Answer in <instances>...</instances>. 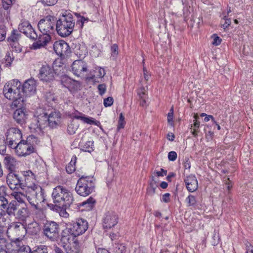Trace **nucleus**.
I'll return each instance as SVG.
<instances>
[{
    "label": "nucleus",
    "instance_id": "cd10ccee",
    "mask_svg": "<svg viewBox=\"0 0 253 253\" xmlns=\"http://www.w3.org/2000/svg\"><path fill=\"white\" fill-rule=\"evenodd\" d=\"M3 164L9 172H15L17 164L16 159L13 157L6 155L4 158Z\"/></svg>",
    "mask_w": 253,
    "mask_h": 253
},
{
    "label": "nucleus",
    "instance_id": "c9c22d12",
    "mask_svg": "<svg viewBox=\"0 0 253 253\" xmlns=\"http://www.w3.org/2000/svg\"><path fill=\"white\" fill-rule=\"evenodd\" d=\"M17 241L18 242L17 246L19 247L17 250V253H32L31 248L29 246L21 245V243L20 242L19 238L16 239L15 242L16 243Z\"/></svg>",
    "mask_w": 253,
    "mask_h": 253
},
{
    "label": "nucleus",
    "instance_id": "a19ab883",
    "mask_svg": "<svg viewBox=\"0 0 253 253\" xmlns=\"http://www.w3.org/2000/svg\"><path fill=\"white\" fill-rule=\"evenodd\" d=\"M188 207L195 208L197 206V201L194 196L189 195L185 199Z\"/></svg>",
    "mask_w": 253,
    "mask_h": 253
},
{
    "label": "nucleus",
    "instance_id": "e2e57ef3",
    "mask_svg": "<svg viewBox=\"0 0 253 253\" xmlns=\"http://www.w3.org/2000/svg\"><path fill=\"white\" fill-rule=\"evenodd\" d=\"M42 3L47 5H54L58 0H41Z\"/></svg>",
    "mask_w": 253,
    "mask_h": 253
},
{
    "label": "nucleus",
    "instance_id": "de8ad7c7",
    "mask_svg": "<svg viewBox=\"0 0 253 253\" xmlns=\"http://www.w3.org/2000/svg\"><path fill=\"white\" fill-rule=\"evenodd\" d=\"M173 107L172 106L168 114V122L171 125H173Z\"/></svg>",
    "mask_w": 253,
    "mask_h": 253
},
{
    "label": "nucleus",
    "instance_id": "c03bdc74",
    "mask_svg": "<svg viewBox=\"0 0 253 253\" xmlns=\"http://www.w3.org/2000/svg\"><path fill=\"white\" fill-rule=\"evenodd\" d=\"M156 185L155 183H150L147 188V194L149 196H153L156 192Z\"/></svg>",
    "mask_w": 253,
    "mask_h": 253
},
{
    "label": "nucleus",
    "instance_id": "680f3d73",
    "mask_svg": "<svg viewBox=\"0 0 253 253\" xmlns=\"http://www.w3.org/2000/svg\"><path fill=\"white\" fill-rule=\"evenodd\" d=\"M112 55L116 56L118 54V45L116 44H113L111 47Z\"/></svg>",
    "mask_w": 253,
    "mask_h": 253
},
{
    "label": "nucleus",
    "instance_id": "412c9836",
    "mask_svg": "<svg viewBox=\"0 0 253 253\" xmlns=\"http://www.w3.org/2000/svg\"><path fill=\"white\" fill-rule=\"evenodd\" d=\"M186 187L189 192H194L198 187V180L195 175L190 174L185 177L184 179Z\"/></svg>",
    "mask_w": 253,
    "mask_h": 253
},
{
    "label": "nucleus",
    "instance_id": "9d476101",
    "mask_svg": "<svg viewBox=\"0 0 253 253\" xmlns=\"http://www.w3.org/2000/svg\"><path fill=\"white\" fill-rule=\"evenodd\" d=\"M23 178L15 172H11L7 175L6 182L11 190H18L19 188L24 189L26 185Z\"/></svg>",
    "mask_w": 253,
    "mask_h": 253
},
{
    "label": "nucleus",
    "instance_id": "bb28decb",
    "mask_svg": "<svg viewBox=\"0 0 253 253\" xmlns=\"http://www.w3.org/2000/svg\"><path fill=\"white\" fill-rule=\"evenodd\" d=\"M29 211L26 207L18 208L14 216L15 219L23 223H26L27 219L29 217Z\"/></svg>",
    "mask_w": 253,
    "mask_h": 253
},
{
    "label": "nucleus",
    "instance_id": "774afa93",
    "mask_svg": "<svg viewBox=\"0 0 253 253\" xmlns=\"http://www.w3.org/2000/svg\"><path fill=\"white\" fill-rule=\"evenodd\" d=\"M118 251H117L118 253H126V248L125 246L123 245H119L118 246Z\"/></svg>",
    "mask_w": 253,
    "mask_h": 253
},
{
    "label": "nucleus",
    "instance_id": "4d7b16f0",
    "mask_svg": "<svg viewBox=\"0 0 253 253\" xmlns=\"http://www.w3.org/2000/svg\"><path fill=\"white\" fill-rule=\"evenodd\" d=\"M168 159L170 161H174L177 157V153L175 151H170L168 153Z\"/></svg>",
    "mask_w": 253,
    "mask_h": 253
},
{
    "label": "nucleus",
    "instance_id": "39448f33",
    "mask_svg": "<svg viewBox=\"0 0 253 253\" xmlns=\"http://www.w3.org/2000/svg\"><path fill=\"white\" fill-rule=\"evenodd\" d=\"M44 190L39 185L33 184L28 187L26 199L35 209H38L39 203L45 200Z\"/></svg>",
    "mask_w": 253,
    "mask_h": 253
},
{
    "label": "nucleus",
    "instance_id": "473e14b6",
    "mask_svg": "<svg viewBox=\"0 0 253 253\" xmlns=\"http://www.w3.org/2000/svg\"><path fill=\"white\" fill-rule=\"evenodd\" d=\"M40 229L39 223L36 221H33L28 224L27 227L26 226V233L28 232L32 235H37L40 232Z\"/></svg>",
    "mask_w": 253,
    "mask_h": 253
},
{
    "label": "nucleus",
    "instance_id": "a211bd4d",
    "mask_svg": "<svg viewBox=\"0 0 253 253\" xmlns=\"http://www.w3.org/2000/svg\"><path fill=\"white\" fill-rule=\"evenodd\" d=\"M53 48L55 52L60 56L67 55L70 51V48L68 44L64 41H56Z\"/></svg>",
    "mask_w": 253,
    "mask_h": 253
},
{
    "label": "nucleus",
    "instance_id": "c756f323",
    "mask_svg": "<svg viewBox=\"0 0 253 253\" xmlns=\"http://www.w3.org/2000/svg\"><path fill=\"white\" fill-rule=\"evenodd\" d=\"M48 126L50 128H55L58 125L59 116L58 114L55 112H51L49 114H47Z\"/></svg>",
    "mask_w": 253,
    "mask_h": 253
},
{
    "label": "nucleus",
    "instance_id": "49530a36",
    "mask_svg": "<svg viewBox=\"0 0 253 253\" xmlns=\"http://www.w3.org/2000/svg\"><path fill=\"white\" fill-rule=\"evenodd\" d=\"M18 142L17 141H14L11 139H6V145H7L10 148L14 149L15 150V152L17 150L16 145H18Z\"/></svg>",
    "mask_w": 253,
    "mask_h": 253
},
{
    "label": "nucleus",
    "instance_id": "b1692460",
    "mask_svg": "<svg viewBox=\"0 0 253 253\" xmlns=\"http://www.w3.org/2000/svg\"><path fill=\"white\" fill-rule=\"evenodd\" d=\"M95 203V200L92 197H90L86 200L83 202L79 205L76 204L75 205L74 209L80 210V207H82L83 209H81V211H89L94 208Z\"/></svg>",
    "mask_w": 253,
    "mask_h": 253
},
{
    "label": "nucleus",
    "instance_id": "79ce46f5",
    "mask_svg": "<svg viewBox=\"0 0 253 253\" xmlns=\"http://www.w3.org/2000/svg\"><path fill=\"white\" fill-rule=\"evenodd\" d=\"M32 253H47V247L45 245H41L35 247V249L32 251Z\"/></svg>",
    "mask_w": 253,
    "mask_h": 253
},
{
    "label": "nucleus",
    "instance_id": "5701e85b",
    "mask_svg": "<svg viewBox=\"0 0 253 253\" xmlns=\"http://www.w3.org/2000/svg\"><path fill=\"white\" fill-rule=\"evenodd\" d=\"M6 139H11L19 142L22 139V135L21 130L18 128H9L6 133Z\"/></svg>",
    "mask_w": 253,
    "mask_h": 253
},
{
    "label": "nucleus",
    "instance_id": "7c9ffc66",
    "mask_svg": "<svg viewBox=\"0 0 253 253\" xmlns=\"http://www.w3.org/2000/svg\"><path fill=\"white\" fill-rule=\"evenodd\" d=\"M67 253H79L80 246L77 239L74 241L72 243L63 246Z\"/></svg>",
    "mask_w": 253,
    "mask_h": 253
},
{
    "label": "nucleus",
    "instance_id": "338daca9",
    "mask_svg": "<svg viewBox=\"0 0 253 253\" xmlns=\"http://www.w3.org/2000/svg\"><path fill=\"white\" fill-rule=\"evenodd\" d=\"M126 124L125 121H118L117 130L119 131L121 129L124 128Z\"/></svg>",
    "mask_w": 253,
    "mask_h": 253
},
{
    "label": "nucleus",
    "instance_id": "20e7f679",
    "mask_svg": "<svg viewBox=\"0 0 253 253\" xmlns=\"http://www.w3.org/2000/svg\"><path fill=\"white\" fill-rule=\"evenodd\" d=\"M95 179L93 176H82L78 180L75 190L77 193L83 197H86L94 191Z\"/></svg>",
    "mask_w": 253,
    "mask_h": 253
},
{
    "label": "nucleus",
    "instance_id": "4be33fe9",
    "mask_svg": "<svg viewBox=\"0 0 253 253\" xmlns=\"http://www.w3.org/2000/svg\"><path fill=\"white\" fill-rule=\"evenodd\" d=\"M147 84L145 86L142 84L137 90V95L139 97L140 104L143 107H146L147 104L148 94H147Z\"/></svg>",
    "mask_w": 253,
    "mask_h": 253
},
{
    "label": "nucleus",
    "instance_id": "f8f14e48",
    "mask_svg": "<svg viewBox=\"0 0 253 253\" xmlns=\"http://www.w3.org/2000/svg\"><path fill=\"white\" fill-rule=\"evenodd\" d=\"M102 221L103 229L108 230L114 227L118 223V217L115 212L107 211L104 214Z\"/></svg>",
    "mask_w": 253,
    "mask_h": 253
},
{
    "label": "nucleus",
    "instance_id": "09e8293b",
    "mask_svg": "<svg viewBox=\"0 0 253 253\" xmlns=\"http://www.w3.org/2000/svg\"><path fill=\"white\" fill-rule=\"evenodd\" d=\"M211 38L213 39V41L212 42V44L214 45H219L220 44L222 40L221 39L218 37L217 34H214L211 36Z\"/></svg>",
    "mask_w": 253,
    "mask_h": 253
},
{
    "label": "nucleus",
    "instance_id": "ddd939ff",
    "mask_svg": "<svg viewBox=\"0 0 253 253\" xmlns=\"http://www.w3.org/2000/svg\"><path fill=\"white\" fill-rule=\"evenodd\" d=\"M54 74L53 69L49 65L45 64L41 67L38 76L40 80L43 82H50L54 80Z\"/></svg>",
    "mask_w": 253,
    "mask_h": 253
},
{
    "label": "nucleus",
    "instance_id": "f03ea898",
    "mask_svg": "<svg viewBox=\"0 0 253 253\" xmlns=\"http://www.w3.org/2000/svg\"><path fill=\"white\" fill-rule=\"evenodd\" d=\"M20 86L21 83L16 80L10 81L4 86L3 94L6 98L12 100L11 105L12 108L21 107L25 104V97L23 95Z\"/></svg>",
    "mask_w": 253,
    "mask_h": 253
},
{
    "label": "nucleus",
    "instance_id": "f704fd0d",
    "mask_svg": "<svg viewBox=\"0 0 253 253\" xmlns=\"http://www.w3.org/2000/svg\"><path fill=\"white\" fill-rule=\"evenodd\" d=\"M79 126V124L78 122L72 119L68 126L67 131L68 133L70 135L75 134Z\"/></svg>",
    "mask_w": 253,
    "mask_h": 253
},
{
    "label": "nucleus",
    "instance_id": "c85d7f7f",
    "mask_svg": "<svg viewBox=\"0 0 253 253\" xmlns=\"http://www.w3.org/2000/svg\"><path fill=\"white\" fill-rule=\"evenodd\" d=\"M80 115H74V117L77 120H82L84 123H86L89 125H94L95 126H98L100 123L99 121L95 120L93 118L90 117H86L85 115L83 113L77 112Z\"/></svg>",
    "mask_w": 253,
    "mask_h": 253
},
{
    "label": "nucleus",
    "instance_id": "9b49d317",
    "mask_svg": "<svg viewBox=\"0 0 253 253\" xmlns=\"http://www.w3.org/2000/svg\"><path fill=\"white\" fill-rule=\"evenodd\" d=\"M56 22V20L54 19V17H46L39 22L38 26L42 33L50 35L54 32Z\"/></svg>",
    "mask_w": 253,
    "mask_h": 253
},
{
    "label": "nucleus",
    "instance_id": "f3484780",
    "mask_svg": "<svg viewBox=\"0 0 253 253\" xmlns=\"http://www.w3.org/2000/svg\"><path fill=\"white\" fill-rule=\"evenodd\" d=\"M72 71L74 75L78 77L84 75L87 70L86 63L82 60H75L72 65Z\"/></svg>",
    "mask_w": 253,
    "mask_h": 253
},
{
    "label": "nucleus",
    "instance_id": "864d4df0",
    "mask_svg": "<svg viewBox=\"0 0 253 253\" xmlns=\"http://www.w3.org/2000/svg\"><path fill=\"white\" fill-rule=\"evenodd\" d=\"M12 50L17 52L20 53L22 51V46L19 44V42L14 43V44H10Z\"/></svg>",
    "mask_w": 253,
    "mask_h": 253
},
{
    "label": "nucleus",
    "instance_id": "ea45409f",
    "mask_svg": "<svg viewBox=\"0 0 253 253\" xmlns=\"http://www.w3.org/2000/svg\"><path fill=\"white\" fill-rule=\"evenodd\" d=\"M14 59V56L12 52H7L4 58L5 62V66L6 67H9L11 66L12 62Z\"/></svg>",
    "mask_w": 253,
    "mask_h": 253
},
{
    "label": "nucleus",
    "instance_id": "aec40b11",
    "mask_svg": "<svg viewBox=\"0 0 253 253\" xmlns=\"http://www.w3.org/2000/svg\"><path fill=\"white\" fill-rule=\"evenodd\" d=\"M17 108L18 109L13 113V118L17 124L22 126L25 125L26 122L28 114H26L24 106Z\"/></svg>",
    "mask_w": 253,
    "mask_h": 253
},
{
    "label": "nucleus",
    "instance_id": "dca6fc26",
    "mask_svg": "<svg viewBox=\"0 0 253 253\" xmlns=\"http://www.w3.org/2000/svg\"><path fill=\"white\" fill-rule=\"evenodd\" d=\"M60 81L61 84L70 91H77L81 87L80 82L73 80L67 75L62 76Z\"/></svg>",
    "mask_w": 253,
    "mask_h": 253
},
{
    "label": "nucleus",
    "instance_id": "a878e982",
    "mask_svg": "<svg viewBox=\"0 0 253 253\" xmlns=\"http://www.w3.org/2000/svg\"><path fill=\"white\" fill-rule=\"evenodd\" d=\"M105 75V70L103 68L101 67H97L95 70L92 71H90L88 75H86V80L88 81H96V78H103Z\"/></svg>",
    "mask_w": 253,
    "mask_h": 253
},
{
    "label": "nucleus",
    "instance_id": "3c124183",
    "mask_svg": "<svg viewBox=\"0 0 253 253\" xmlns=\"http://www.w3.org/2000/svg\"><path fill=\"white\" fill-rule=\"evenodd\" d=\"M6 34V28L4 26L0 27V42L5 40Z\"/></svg>",
    "mask_w": 253,
    "mask_h": 253
},
{
    "label": "nucleus",
    "instance_id": "2f4dec72",
    "mask_svg": "<svg viewBox=\"0 0 253 253\" xmlns=\"http://www.w3.org/2000/svg\"><path fill=\"white\" fill-rule=\"evenodd\" d=\"M19 204L16 201H11L9 203H7L6 207L4 210V211L9 216H13L15 215Z\"/></svg>",
    "mask_w": 253,
    "mask_h": 253
},
{
    "label": "nucleus",
    "instance_id": "69168bd1",
    "mask_svg": "<svg viewBox=\"0 0 253 253\" xmlns=\"http://www.w3.org/2000/svg\"><path fill=\"white\" fill-rule=\"evenodd\" d=\"M184 167L186 169H189L191 168V163L188 158H185Z\"/></svg>",
    "mask_w": 253,
    "mask_h": 253
},
{
    "label": "nucleus",
    "instance_id": "1a4fd4ad",
    "mask_svg": "<svg viewBox=\"0 0 253 253\" xmlns=\"http://www.w3.org/2000/svg\"><path fill=\"white\" fill-rule=\"evenodd\" d=\"M35 123L31 124V128L36 131H41L48 126L47 113L43 109L38 108L35 112Z\"/></svg>",
    "mask_w": 253,
    "mask_h": 253
},
{
    "label": "nucleus",
    "instance_id": "4468645a",
    "mask_svg": "<svg viewBox=\"0 0 253 253\" xmlns=\"http://www.w3.org/2000/svg\"><path fill=\"white\" fill-rule=\"evenodd\" d=\"M18 29L20 33H23L27 37L31 40L36 41V40L37 39L38 34L33 28L29 21H22L19 25Z\"/></svg>",
    "mask_w": 253,
    "mask_h": 253
},
{
    "label": "nucleus",
    "instance_id": "8fccbe9b",
    "mask_svg": "<svg viewBox=\"0 0 253 253\" xmlns=\"http://www.w3.org/2000/svg\"><path fill=\"white\" fill-rule=\"evenodd\" d=\"M6 149V142L3 139H0V154L4 155Z\"/></svg>",
    "mask_w": 253,
    "mask_h": 253
},
{
    "label": "nucleus",
    "instance_id": "2eb2a0df",
    "mask_svg": "<svg viewBox=\"0 0 253 253\" xmlns=\"http://www.w3.org/2000/svg\"><path fill=\"white\" fill-rule=\"evenodd\" d=\"M50 35L47 33H42L38 35L37 39L32 45L31 48L33 50H37L43 47H45L47 44L51 41Z\"/></svg>",
    "mask_w": 253,
    "mask_h": 253
},
{
    "label": "nucleus",
    "instance_id": "4c0bfd02",
    "mask_svg": "<svg viewBox=\"0 0 253 253\" xmlns=\"http://www.w3.org/2000/svg\"><path fill=\"white\" fill-rule=\"evenodd\" d=\"M93 143L94 142L92 140L87 141L83 145H81L82 147L81 149L84 152L91 153L94 150Z\"/></svg>",
    "mask_w": 253,
    "mask_h": 253
},
{
    "label": "nucleus",
    "instance_id": "f257e3e1",
    "mask_svg": "<svg viewBox=\"0 0 253 253\" xmlns=\"http://www.w3.org/2000/svg\"><path fill=\"white\" fill-rule=\"evenodd\" d=\"M88 226L86 220L82 218L67 224L66 227L59 235L62 246L68 245L71 241H74L76 237L82 235L86 231Z\"/></svg>",
    "mask_w": 253,
    "mask_h": 253
},
{
    "label": "nucleus",
    "instance_id": "58836bf2",
    "mask_svg": "<svg viewBox=\"0 0 253 253\" xmlns=\"http://www.w3.org/2000/svg\"><path fill=\"white\" fill-rule=\"evenodd\" d=\"M11 195L14 197L15 200L17 202V203H23L26 198V195H25L21 192H14L11 194Z\"/></svg>",
    "mask_w": 253,
    "mask_h": 253
},
{
    "label": "nucleus",
    "instance_id": "bf43d9fd",
    "mask_svg": "<svg viewBox=\"0 0 253 253\" xmlns=\"http://www.w3.org/2000/svg\"><path fill=\"white\" fill-rule=\"evenodd\" d=\"M170 194L169 193H165L162 196V198L161 199V201L162 202L168 203L170 201Z\"/></svg>",
    "mask_w": 253,
    "mask_h": 253
},
{
    "label": "nucleus",
    "instance_id": "6ab92c4d",
    "mask_svg": "<svg viewBox=\"0 0 253 253\" xmlns=\"http://www.w3.org/2000/svg\"><path fill=\"white\" fill-rule=\"evenodd\" d=\"M23 95L30 96L35 93L36 83L34 79H30L26 81L21 88Z\"/></svg>",
    "mask_w": 253,
    "mask_h": 253
},
{
    "label": "nucleus",
    "instance_id": "6e6d98bb",
    "mask_svg": "<svg viewBox=\"0 0 253 253\" xmlns=\"http://www.w3.org/2000/svg\"><path fill=\"white\" fill-rule=\"evenodd\" d=\"M80 17L81 18L80 20H79L77 21V25H79V27L82 29L84 26V24L85 23L89 21V19L87 17H86V18L85 17Z\"/></svg>",
    "mask_w": 253,
    "mask_h": 253
},
{
    "label": "nucleus",
    "instance_id": "0e129e2a",
    "mask_svg": "<svg viewBox=\"0 0 253 253\" xmlns=\"http://www.w3.org/2000/svg\"><path fill=\"white\" fill-rule=\"evenodd\" d=\"M12 0H2V5L5 9H7L12 4Z\"/></svg>",
    "mask_w": 253,
    "mask_h": 253
},
{
    "label": "nucleus",
    "instance_id": "37998d69",
    "mask_svg": "<svg viewBox=\"0 0 253 253\" xmlns=\"http://www.w3.org/2000/svg\"><path fill=\"white\" fill-rule=\"evenodd\" d=\"M47 206L51 211L56 212H59L62 211V207H61V206L59 205L58 204L49 203L47 204Z\"/></svg>",
    "mask_w": 253,
    "mask_h": 253
},
{
    "label": "nucleus",
    "instance_id": "0eeeda50",
    "mask_svg": "<svg viewBox=\"0 0 253 253\" xmlns=\"http://www.w3.org/2000/svg\"><path fill=\"white\" fill-rule=\"evenodd\" d=\"M37 141L38 138L33 135L29 136L26 140H21L16 145L15 153L19 157L29 155L34 152L35 144H37Z\"/></svg>",
    "mask_w": 253,
    "mask_h": 253
},
{
    "label": "nucleus",
    "instance_id": "72a5a7b5",
    "mask_svg": "<svg viewBox=\"0 0 253 253\" xmlns=\"http://www.w3.org/2000/svg\"><path fill=\"white\" fill-rule=\"evenodd\" d=\"M21 38V34L19 31L13 29L11 32L10 35L8 37L7 40V42L10 44H14L15 43L18 42L19 39Z\"/></svg>",
    "mask_w": 253,
    "mask_h": 253
},
{
    "label": "nucleus",
    "instance_id": "052dcab7",
    "mask_svg": "<svg viewBox=\"0 0 253 253\" xmlns=\"http://www.w3.org/2000/svg\"><path fill=\"white\" fill-rule=\"evenodd\" d=\"M7 241L5 238H0V249L4 250L6 246Z\"/></svg>",
    "mask_w": 253,
    "mask_h": 253
},
{
    "label": "nucleus",
    "instance_id": "5fc2aeb1",
    "mask_svg": "<svg viewBox=\"0 0 253 253\" xmlns=\"http://www.w3.org/2000/svg\"><path fill=\"white\" fill-rule=\"evenodd\" d=\"M97 88L98 90L99 94L100 95H103L106 91V85L104 84H100L98 85Z\"/></svg>",
    "mask_w": 253,
    "mask_h": 253
},
{
    "label": "nucleus",
    "instance_id": "a18cd8bd",
    "mask_svg": "<svg viewBox=\"0 0 253 253\" xmlns=\"http://www.w3.org/2000/svg\"><path fill=\"white\" fill-rule=\"evenodd\" d=\"M7 203V200L4 196H0V210L4 212Z\"/></svg>",
    "mask_w": 253,
    "mask_h": 253
},
{
    "label": "nucleus",
    "instance_id": "13d9d810",
    "mask_svg": "<svg viewBox=\"0 0 253 253\" xmlns=\"http://www.w3.org/2000/svg\"><path fill=\"white\" fill-rule=\"evenodd\" d=\"M143 74L144 80L146 81V83L144 84L146 85L147 84V82L150 80L151 75L144 67L143 68Z\"/></svg>",
    "mask_w": 253,
    "mask_h": 253
},
{
    "label": "nucleus",
    "instance_id": "6e6552de",
    "mask_svg": "<svg viewBox=\"0 0 253 253\" xmlns=\"http://www.w3.org/2000/svg\"><path fill=\"white\" fill-rule=\"evenodd\" d=\"M42 233L50 241H57L59 238V224L54 221L46 220L43 223Z\"/></svg>",
    "mask_w": 253,
    "mask_h": 253
},
{
    "label": "nucleus",
    "instance_id": "603ef678",
    "mask_svg": "<svg viewBox=\"0 0 253 253\" xmlns=\"http://www.w3.org/2000/svg\"><path fill=\"white\" fill-rule=\"evenodd\" d=\"M114 102V99L112 97H108L104 99L103 104L105 107L111 106Z\"/></svg>",
    "mask_w": 253,
    "mask_h": 253
},
{
    "label": "nucleus",
    "instance_id": "e433bc0d",
    "mask_svg": "<svg viewBox=\"0 0 253 253\" xmlns=\"http://www.w3.org/2000/svg\"><path fill=\"white\" fill-rule=\"evenodd\" d=\"M77 161L76 155L72 156L71 160L69 164L66 166V170L68 173H72L76 170L75 164Z\"/></svg>",
    "mask_w": 253,
    "mask_h": 253
},
{
    "label": "nucleus",
    "instance_id": "7ed1b4c3",
    "mask_svg": "<svg viewBox=\"0 0 253 253\" xmlns=\"http://www.w3.org/2000/svg\"><path fill=\"white\" fill-rule=\"evenodd\" d=\"M51 196L53 203L61 206L62 209H69L72 207L74 209L76 204L73 194L66 188L61 185L56 186L53 188Z\"/></svg>",
    "mask_w": 253,
    "mask_h": 253
},
{
    "label": "nucleus",
    "instance_id": "423d86ee",
    "mask_svg": "<svg viewBox=\"0 0 253 253\" xmlns=\"http://www.w3.org/2000/svg\"><path fill=\"white\" fill-rule=\"evenodd\" d=\"M75 24L73 17H61L56 20L55 29L59 36L67 37L73 33Z\"/></svg>",
    "mask_w": 253,
    "mask_h": 253
},
{
    "label": "nucleus",
    "instance_id": "393cba45",
    "mask_svg": "<svg viewBox=\"0 0 253 253\" xmlns=\"http://www.w3.org/2000/svg\"><path fill=\"white\" fill-rule=\"evenodd\" d=\"M26 223L21 221L13 222L10 225V228L17 234L18 236H24L26 234Z\"/></svg>",
    "mask_w": 253,
    "mask_h": 253
}]
</instances>
